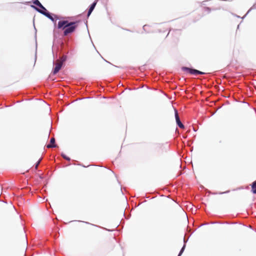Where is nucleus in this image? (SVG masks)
<instances>
[{"mask_svg":"<svg viewBox=\"0 0 256 256\" xmlns=\"http://www.w3.org/2000/svg\"><path fill=\"white\" fill-rule=\"evenodd\" d=\"M50 144L47 145L46 147L48 148H56V145L54 144L55 143V139L54 138H52L50 140Z\"/></svg>","mask_w":256,"mask_h":256,"instance_id":"423d86ee","label":"nucleus"},{"mask_svg":"<svg viewBox=\"0 0 256 256\" xmlns=\"http://www.w3.org/2000/svg\"><path fill=\"white\" fill-rule=\"evenodd\" d=\"M96 2H94L90 6L88 13V16H89L90 14H91L94 8L96 6Z\"/></svg>","mask_w":256,"mask_h":256,"instance_id":"0eeeda50","label":"nucleus"},{"mask_svg":"<svg viewBox=\"0 0 256 256\" xmlns=\"http://www.w3.org/2000/svg\"><path fill=\"white\" fill-rule=\"evenodd\" d=\"M252 192L256 194V181L253 182L252 184Z\"/></svg>","mask_w":256,"mask_h":256,"instance_id":"1a4fd4ad","label":"nucleus"},{"mask_svg":"<svg viewBox=\"0 0 256 256\" xmlns=\"http://www.w3.org/2000/svg\"><path fill=\"white\" fill-rule=\"evenodd\" d=\"M38 11V12H40V13L43 14L45 16H46L47 18H50V20H52V22H54V18H52V16L50 15V14L47 11L46 12H44V10H38V9L37 10Z\"/></svg>","mask_w":256,"mask_h":256,"instance_id":"20e7f679","label":"nucleus"},{"mask_svg":"<svg viewBox=\"0 0 256 256\" xmlns=\"http://www.w3.org/2000/svg\"><path fill=\"white\" fill-rule=\"evenodd\" d=\"M86 224H88L90 225V226H92V227H98V226H96V225L92 224H90V223L87 222H86Z\"/></svg>","mask_w":256,"mask_h":256,"instance_id":"4468645a","label":"nucleus"},{"mask_svg":"<svg viewBox=\"0 0 256 256\" xmlns=\"http://www.w3.org/2000/svg\"><path fill=\"white\" fill-rule=\"evenodd\" d=\"M40 162V160L39 161H38V162L36 163V165L35 166L36 169L38 168V166Z\"/></svg>","mask_w":256,"mask_h":256,"instance_id":"2eb2a0df","label":"nucleus"},{"mask_svg":"<svg viewBox=\"0 0 256 256\" xmlns=\"http://www.w3.org/2000/svg\"><path fill=\"white\" fill-rule=\"evenodd\" d=\"M177 124L181 128H184V125L182 124V122H180V123H178Z\"/></svg>","mask_w":256,"mask_h":256,"instance_id":"9d476101","label":"nucleus"},{"mask_svg":"<svg viewBox=\"0 0 256 256\" xmlns=\"http://www.w3.org/2000/svg\"><path fill=\"white\" fill-rule=\"evenodd\" d=\"M34 4H36V6H38L40 8H41L42 10H44V12L47 11V10L46 9V8L41 4V3L39 2L38 0H36L34 2Z\"/></svg>","mask_w":256,"mask_h":256,"instance_id":"39448f33","label":"nucleus"},{"mask_svg":"<svg viewBox=\"0 0 256 256\" xmlns=\"http://www.w3.org/2000/svg\"><path fill=\"white\" fill-rule=\"evenodd\" d=\"M204 10L205 11H207L208 12H210V9L208 7H205L204 8Z\"/></svg>","mask_w":256,"mask_h":256,"instance_id":"ddd939ff","label":"nucleus"},{"mask_svg":"<svg viewBox=\"0 0 256 256\" xmlns=\"http://www.w3.org/2000/svg\"><path fill=\"white\" fill-rule=\"evenodd\" d=\"M62 157H63L64 159H66V160H70V158H68V157L66 156V155H64V154H62Z\"/></svg>","mask_w":256,"mask_h":256,"instance_id":"f8f14e48","label":"nucleus"},{"mask_svg":"<svg viewBox=\"0 0 256 256\" xmlns=\"http://www.w3.org/2000/svg\"><path fill=\"white\" fill-rule=\"evenodd\" d=\"M65 60L66 58L63 56L62 58L60 60H57L56 61V62L55 64L56 66L53 71V74H56L59 72V70H60L62 66L63 62L65 61Z\"/></svg>","mask_w":256,"mask_h":256,"instance_id":"f03ea898","label":"nucleus"},{"mask_svg":"<svg viewBox=\"0 0 256 256\" xmlns=\"http://www.w3.org/2000/svg\"><path fill=\"white\" fill-rule=\"evenodd\" d=\"M184 248H185V245H184L183 246V247L181 249V250H180V251L178 256H180L182 254V253L183 252H184Z\"/></svg>","mask_w":256,"mask_h":256,"instance_id":"9b49d317","label":"nucleus"},{"mask_svg":"<svg viewBox=\"0 0 256 256\" xmlns=\"http://www.w3.org/2000/svg\"><path fill=\"white\" fill-rule=\"evenodd\" d=\"M78 22H69L68 20H60L58 24V28L64 30V36H66L74 32L78 26Z\"/></svg>","mask_w":256,"mask_h":256,"instance_id":"f257e3e1","label":"nucleus"},{"mask_svg":"<svg viewBox=\"0 0 256 256\" xmlns=\"http://www.w3.org/2000/svg\"><path fill=\"white\" fill-rule=\"evenodd\" d=\"M174 115H175L176 124L180 123V122H180L179 116H178V114L177 110H176V109H174Z\"/></svg>","mask_w":256,"mask_h":256,"instance_id":"6e6552de","label":"nucleus"},{"mask_svg":"<svg viewBox=\"0 0 256 256\" xmlns=\"http://www.w3.org/2000/svg\"><path fill=\"white\" fill-rule=\"evenodd\" d=\"M182 70L184 72H188L192 74L195 75V76H196L198 74H205V72L199 71L196 70L187 68V67H183L182 68Z\"/></svg>","mask_w":256,"mask_h":256,"instance_id":"7ed1b4c3","label":"nucleus"}]
</instances>
